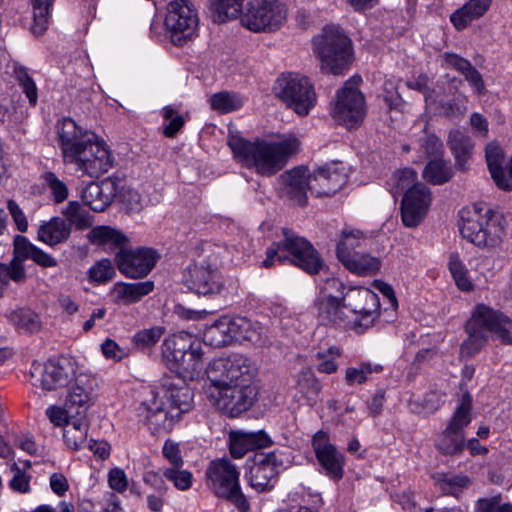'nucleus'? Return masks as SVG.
Listing matches in <instances>:
<instances>
[{"instance_id":"nucleus-35","label":"nucleus","mask_w":512,"mask_h":512,"mask_svg":"<svg viewBox=\"0 0 512 512\" xmlns=\"http://www.w3.org/2000/svg\"><path fill=\"white\" fill-rule=\"evenodd\" d=\"M233 326V318L226 316L220 317L204 331V343L215 348L231 344L235 341Z\"/></svg>"},{"instance_id":"nucleus-29","label":"nucleus","mask_w":512,"mask_h":512,"mask_svg":"<svg viewBox=\"0 0 512 512\" xmlns=\"http://www.w3.org/2000/svg\"><path fill=\"white\" fill-rule=\"evenodd\" d=\"M230 453L234 458L243 457L248 451L270 445L269 436L263 432L232 431L229 434Z\"/></svg>"},{"instance_id":"nucleus-25","label":"nucleus","mask_w":512,"mask_h":512,"mask_svg":"<svg viewBox=\"0 0 512 512\" xmlns=\"http://www.w3.org/2000/svg\"><path fill=\"white\" fill-rule=\"evenodd\" d=\"M347 174L335 165L320 167L310 173L309 191L315 196H332L347 183Z\"/></svg>"},{"instance_id":"nucleus-32","label":"nucleus","mask_w":512,"mask_h":512,"mask_svg":"<svg viewBox=\"0 0 512 512\" xmlns=\"http://www.w3.org/2000/svg\"><path fill=\"white\" fill-rule=\"evenodd\" d=\"M447 145L455 158L457 168L466 171L474 147L470 136L464 131L453 129L448 134Z\"/></svg>"},{"instance_id":"nucleus-39","label":"nucleus","mask_w":512,"mask_h":512,"mask_svg":"<svg viewBox=\"0 0 512 512\" xmlns=\"http://www.w3.org/2000/svg\"><path fill=\"white\" fill-rule=\"evenodd\" d=\"M344 267L358 276H371L381 268L379 258L369 254L353 253L351 256L339 260Z\"/></svg>"},{"instance_id":"nucleus-40","label":"nucleus","mask_w":512,"mask_h":512,"mask_svg":"<svg viewBox=\"0 0 512 512\" xmlns=\"http://www.w3.org/2000/svg\"><path fill=\"white\" fill-rule=\"evenodd\" d=\"M88 431V421L86 416L76 415L75 419H71L67 426L64 427L63 438L66 445L72 450H79L86 447Z\"/></svg>"},{"instance_id":"nucleus-64","label":"nucleus","mask_w":512,"mask_h":512,"mask_svg":"<svg viewBox=\"0 0 512 512\" xmlns=\"http://www.w3.org/2000/svg\"><path fill=\"white\" fill-rule=\"evenodd\" d=\"M476 512H512V505L502 503L500 497L482 498L476 504Z\"/></svg>"},{"instance_id":"nucleus-45","label":"nucleus","mask_w":512,"mask_h":512,"mask_svg":"<svg viewBox=\"0 0 512 512\" xmlns=\"http://www.w3.org/2000/svg\"><path fill=\"white\" fill-rule=\"evenodd\" d=\"M209 102L214 111L227 114L240 109L244 104V98L235 92L222 91L213 94Z\"/></svg>"},{"instance_id":"nucleus-14","label":"nucleus","mask_w":512,"mask_h":512,"mask_svg":"<svg viewBox=\"0 0 512 512\" xmlns=\"http://www.w3.org/2000/svg\"><path fill=\"white\" fill-rule=\"evenodd\" d=\"M379 291L382 295V299L373 290H362V302L357 303L354 309L349 310L350 319L347 321V327L349 329L361 334L372 327L379 316L382 301L383 304L387 305L384 308L385 312L390 308L392 311H396L398 301L394 290Z\"/></svg>"},{"instance_id":"nucleus-42","label":"nucleus","mask_w":512,"mask_h":512,"mask_svg":"<svg viewBox=\"0 0 512 512\" xmlns=\"http://www.w3.org/2000/svg\"><path fill=\"white\" fill-rule=\"evenodd\" d=\"M471 409L472 397L469 392H465L462 395L461 401L459 405L456 407L446 428L459 434H464V428H466L472 420Z\"/></svg>"},{"instance_id":"nucleus-50","label":"nucleus","mask_w":512,"mask_h":512,"mask_svg":"<svg viewBox=\"0 0 512 512\" xmlns=\"http://www.w3.org/2000/svg\"><path fill=\"white\" fill-rule=\"evenodd\" d=\"M162 474L163 477L173 483L174 487L178 490L186 491L192 486L193 475L188 470L183 469V466L164 468Z\"/></svg>"},{"instance_id":"nucleus-33","label":"nucleus","mask_w":512,"mask_h":512,"mask_svg":"<svg viewBox=\"0 0 512 512\" xmlns=\"http://www.w3.org/2000/svg\"><path fill=\"white\" fill-rule=\"evenodd\" d=\"M485 157L489 172L496 186L504 191H512V182L507 178L503 163L504 152L501 147L495 143H489L486 146Z\"/></svg>"},{"instance_id":"nucleus-18","label":"nucleus","mask_w":512,"mask_h":512,"mask_svg":"<svg viewBox=\"0 0 512 512\" xmlns=\"http://www.w3.org/2000/svg\"><path fill=\"white\" fill-rule=\"evenodd\" d=\"M360 81V77H352L336 96L333 118L348 128L358 125L365 116L364 96L357 88Z\"/></svg>"},{"instance_id":"nucleus-11","label":"nucleus","mask_w":512,"mask_h":512,"mask_svg":"<svg viewBox=\"0 0 512 512\" xmlns=\"http://www.w3.org/2000/svg\"><path fill=\"white\" fill-rule=\"evenodd\" d=\"M277 98L300 116H306L316 103V94L308 78L296 73L282 74L273 87Z\"/></svg>"},{"instance_id":"nucleus-59","label":"nucleus","mask_w":512,"mask_h":512,"mask_svg":"<svg viewBox=\"0 0 512 512\" xmlns=\"http://www.w3.org/2000/svg\"><path fill=\"white\" fill-rule=\"evenodd\" d=\"M116 197L129 212H137L142 209L141 195L133 188L122 187L120 190L117 189Z\"/></svg>"},{"instance_id":"nucleus-3","label":"nucleus","mask_w":512,"mask_h":512,"mask_svg":"<svg viewBox=\"0 0 512 512\" xmlns=\"http://www.w3.org/2000/svg\"><path fill=\"white\" fill-rule=\"evenodd\" d=\"M193 406V391L182 381L165 382L149 391V397L138 407L150 430L170 432L184 413Z\"/></svg>"},{"instance_id":"nucleus-8","label":"nucleus","mask_w":512,"mask_h":512,"mask_svg":"<svg viewBox=\"0 0 512 512\" xmlns=\"http://www.w3.org/2000/svg\"><path fill=\"white\" fill-rule=\"evenodd\" d=\"M417 173L411 168H404L394 175L392 190L401 193L407 189L401 203L402 222L406 227L418 226L423 220L431 203V194L423 183H414Z\"/></svg>"},{"instance_id":"nucleus-7","label":"nucleus","mask_w":512,"mask_h":512,"mask_svg":"<svg viewBox=\"0 0 512 512\" xmlns=\"http://www.w3.org/2000/svg\"><path fill=\"white\" fill-rule=\"evenodd\" d=\"M164 359L183 379H194L203 370L202 343L187 332L167 337L162 345Z\"/></svg>"},{"instance_id":"nucleus-30","label":"nucleus","mask_w":512,"mask_h":512,"mask_svg":"<svg viewBox=\"0 0 512 512\" xmlns=\"http://www.w3.org/2000/svg\"><path fill=\"white\" fill-rule=\"evenodd\" d=\"M445 63L461 73L474 91L483 95L486 93L485 83L480 72L471 64V62L455 53H444Z\"/></svg>"},{"instance_id":"nucleus-43","label":"nucleus","mask_w":512,"mask_h":512,"mask_svg":"<svg viewBox=\"0 0 512 512\" xmlns=\"http://www.w3.org/2000/svg\"><path fill=\"white\" fill-rule=\"evenodd\" d=\"M55 0H30L33 23L31 31L34 35H42L48 28L50 11Z\"/></svg>"},{"instance_id":"nucleus-47","label":"nucleus","mask_w":512,"mask_h":512,"mask_svg":"<svg viewBox=\"0 0 512 512\" xmlns=\"http://www.w3.org/2000/svg\"><path fill=\"white\" fill-rule=\"evenodd\" d=\"M366 240L365 234L356 229H344L341 232V239L336 247V255L338 260H342L355 253L353 250L360 247Z\"/></svg>"},{"instance_id":"nucleus-49","label":"nucleus","mask_w":512,"mask_h":512,"mask_svg":"<svg viewBox=\"0 0 512 512\" xmlns=\"http://www.w3.org/2000/svg\"><path fill=\"white\" fill-rule=\"evenodd\" d=\"M215 19L218 22H225L237 18L242 9L243 0H209Z\"/></svg>"},{"instance_id":"nucleus-6","label":"nucleus","mask_w":512,"mask_h":512,"mask_svg":"<svg viewBox=\"0 0 512 512\" xmlns=\"http://www.w3.org/2000/svg\"><path fill=\"white\" fill-rule=\"evenodd\" d=\"M313 50L323 72L343 75L353 61L351 39L337 25H327L313 38Z\"/></svg>"},{"instance_id":"nucleus-1","label":"nucleus","mask_w":512,"mask_h":512,"mask_svg":"<svg viewBox=\"0 0 512 512\" xmlns=\"http://www.w3.org/2000/svg\"><path fill=\"white\" fill-rule=\"evenodd\" d=\"M57 129L64 163L74 165L81 176L98 178L113 167L110 149L95 133L82 129L71 118L61 120Z\"/></svg>"},{"instance_id":"nucleus-2","label":"nucleus","mask_w":512,"mask_h":512,"mask_svg":"<svg viewBox=\"0 0 512 512\" xmlns=\"http://www.w3.org/2000/svg\"><path fill=\"white\" fill-rule=\"evenodd\" d=\"M228 145L238 161L264 177L277 174L300 150V141L295 136L279 140L257 138L255 141L232 136Z\"/></svg>"},{"instance_id":"nucleus-58","label":"nucleus","mask_w":512,"mask_h":512,"mask_svg":"<svg viewBox=\"0 0 512 512\" xmlns=\"http://www.w3.org/2000/svg\"><path fill=\"white\" fill-rule=\"evenodd\" d=\"M115 275V269L108 259H103L97 262L89 270V276L91 280L99 285L105 284L107 280L111 279Z\"/></svg>"},{"instance_id":"nucleus-52","label":"nucleus","mask_w":512,"mask_h":512,"mask_svg":"<svg viewBox=\"0 0 512 512\" xmlns=\"http://www.w3.org/2000/svg\"><path fill=\"white\" fill-rule=\"evenodd\" d=\"M14 75L32 106L37 104L38 91L34 80L23 66H15Z\"/></svg>"},{"instance_id":"nucleus-31","label":"nucleus","mask_w":512,"mask_h":512,"mask_svg":"<svg viewBox=\"0 0 512 512\" xmlns=\"http://www.w3.org/2000/svg\"><path fill=\"white\" fill-rule=\"evenodd\" d=\"M235 341H249L257 346L270 342L268 331L258 322H252L245 317L233 318Z\"/></svg>"},{"instance_id":"nucleus-15","label":"nucleus","mask_w":512,"mask_h":512,"mask_svg":"<svg viewBox=\"0 0 512 512\" xmlns=\"http://www.w3.org/2000/svg\"><path fill=\"white\" fill-rule=\"evenodd\" d=\"M283 236L278 241L282 252L281 260L289 261L310 275L324 269V260L311 242L286 228L283 229Z\"/></svg>"},{"instance_id":"nucleus-19","label":"nucleus","mask_w":512,"mask_h":512,"mask_svg":"<svg viewBox=\"0 0 512 512\" xmlns=\"http://www.w3.org/2000/svg\"><path fill=\"white\" fill-rule=\"evenodd\" d=\"M209 383L254 384L253 368L243 355H233L211 361L206 369Z\"/></svg>"},{"instance_id":"nucleus-62","label":"nucleus","mask_w":512,"mask_h":512,"mask_svg":"<svg viewBox=\"0 0 512 512\" xmlns=\"http://www.w3.org/2000/svg\"><path fill=\"white\" fill-rule=\"evenodd\" d=\"M46 416L56 426H67V423L71 421V419L76 418V414L74 410L65 408H61L59 406H51L46 410Z\"/></svg>"},{"instance_id":"nucleus-54","label":"nucleus","mask_w":512,"mask_h":512,"mask_svg":"<svg viewBox=\"0 0 512 512\" xmlns=\"http://www.w3.org/2000/svg\"><path fill=\"white\" fill-rule=\"evenodd\" d=\"M382 370L379 365L372 366L370 363H362L358 367H349L345 373V380L349 386L363 384L372 373H378Z\"/></svg>"},{"instance_id":"nucleus-10","label":"nucleus","mask_w":512,"mask_h":512,"mask_svg":"<svg viewBox=\"0 0 512 512\" xmlns=\"http://www.w3.org/2000/svg\"><path fill=\"white\" fill-rule=\"evenodd\" d=\"M287 6L281 0H251L241 13L240 23L248 30L273 32L286 22Z\"/></svg>"},{"instance_id":"nucleus-13","label":"nucleus","mask_w":512,"mask_h":512,"mask_svg":"<svg viewBox=\"0 0 512 512\" xmlns=\"http://www.w3.org/2000/svg\"><path fill=\"white\" fill-rule=\"evenodd\" d=\"M207 483L216 496L227 499L241 511L249 507L239 485V472L227 459L212 461L207 470Z\"/></svg>"},{"instance_id":"nucleus-48","label":"nucleus","mask_w":512,"mask_h":512,"mask_svg":"<svg viewBox=\"0 0 512 512\" xmlns=\"http://www.w3.org/2000/svg\"><path fill=\"white\" fill-rule=\"evenodd\" d=\"M63 215L70 228L74 226L78 230L89 228L93 222L90 213L77 201L69 202L63 210Z\"/></svg>"},{"instance_id":"nucleus-63","label":"nucleus","mask_w":512,"mask_h":512,"mask_svg":"<svg viewBox=\"0 0 512 512\" xmlns=\"http://www.w3.org/2000/svg\"><path fill=\"white\" fill-rule=\"evenodd\" d=\"M162 454L170 464L169 467L177 468L179 466H184V460L181 455L179 443L175 442L174 440L167 439L164 442Z\"/></svg>"},{"instance_id":"nucleus-21","label":"nucleus","mask_w":512,"mask_h":512,"mask_svg":"<svg viewBox=\"0 0 512 512\" xmlns=\"http://www.w3.org/2000/svg\"><path fill=\"white\" fill-rule=\"evenodd\" d=\"M222 290H194L193 298L197 301L196 307H186L177 304L174 313L184 320L199 321L228 305L224 299Z\"/></svg>"},{"instance_id":"nucleus-61","label":"nucleus","mask_w":512,"mask_h":512,"mask_svg":"<svg viewBox=\"0 0 512 512\" xmlns=\"http://www.w3.org/2000/svg\"><path fill=\"white\" fill-rule=\"evenodd\" d=\"M448 266L457 288H470L467 279V270L458 255L452 254L450 256Z\"/></svg>"},{"instance_id":"nucleus-36","label":"nucleus","mask_w":512,"mask_h":512,"mask_svg":"<svg viewBox=\"0 0 512 512\" xmlns=\"http://www.w3.org/2000/svg\"><path fill=\"white\" fill-rule=\"evenodd\" d=\"M183 283L187 288H199L201 286L221 288L224 286L222 276L217 270L197 265L189 266L184 271Z\"/></svg>"},{"instance_id":"nucleus-9","label":"nucleus","mask_w":512,"mask_h":512,"mask_svg":"<svg viewBox=\"0 0 512 512\" xmlns=\"http://www.w3.org/2000/svg\"><path fill=\"white\" fill-rule=\"evenodd\" d=\"M205 394L211 405L219 411L236 417L254 404L258 389L255 384L209 383L205 386Z\"/></svg>"},{"instance_id":"nucleus-22","label":"nucleus","mask_w":512,"mask_h":512,"mask_svg":"<svg viewBox=\"0 0 512 512\" xmlns=\"http://www.w3.org/2000/svg\"><path fill=\"white\" fill-rule=\"evenodd\" d=\"M312 447L325 475L334 481L341 480L344 475L345 457L330 442L328 434L318 431L313 437Z\"/></svg>"},{"instance_id":"nucleus-28","label":"nucleus","mask_w":512,"mask_h":512,"mask_svg":"<svg viewBox=\"0 0 512 512\" xmlns=\"http://www.w3.org/2000/svg\"><path fill=\"white\" fill-rule=\"evenodd\" d=\"M318 318L323 324H344L350 319L349 309L344 305V296L321 294L316 301Z\"/></svg>"},{"instance_id":"nucleus-56","label":"nucleus","mask_w":512,"mask_h":512,"mask_svg":"<svg viewBox=\"0 0 512 512\" xmlns=\"http://www.w3.org/2000/svg\"><path fill=\"white\" fill-rule=\"evenodd\" d=\"M164 328L154 326L143 329L134 334L132 341L138 348H148L154 346L162 337Z\"/></svg>"},{"instance_id":"nucleus-12","label":"nucleus","mask_w":512,"mask_h":512,"mask_svg":"<svg viewBox=\"0 0 512 512\" xmlns=\"http://www.w3.org/2000/svg\"><path fill=\"white\" fill-rule=\"evenodd\" d=\"M26 259H32L42 267L57 265L55 258L36 247L25 236L17 235L14 238V258L9 265L0 264V288L8 285L10 281L22 283L26 277L23 265Z\"/></svg>"},{"instance_id":"nucleus-5","label":"nucleus","mask_w":512,"mask_h":512,"mask_svg":"<svg viewBox=\"0 0 512 512\" xmlns=\"http://www.w3.org/2000/svg\"><path fill=\"white\" fill-rule=\"evenodd\" d=\"M511 327L512 320L508 316L484 304H478L465 325L468 338L461 346L462 355L472 357L485 345V331L494 333L501 343L512 345Z\"/></svg>"},{"instance_id":"nucleus-16","label":"nucleus","mask_w":512,"mask_h":512,"mask_svg":"<svg viewBox=\"0 0 512 512\" xmlns=\"http://www.w3.org/2000/svg\"><path fill=\"white\" fill-rule=\"evenodd\" d=\"M198 24V14L190 0L169 1L165 25L174 45L182 46L191 40L196 35Z\"/></svg>"},{"instance_id":"nucleus-46","label":"nucleus","mask_w":512,"mask_h":512,"mask_svg":"<svg viewBox=\"0 0 512 512\" xmlns=\"http://www.w3.org/2000/svg\"><path fill=\"white\" fill-rule=\"evenodd\" d=\"M465 447V434H459L448 428L442 431L436 441V448L444 455H458Z\"/></svg>"},{"instance_id":"nucleus-41","label":"nucleus","mask_w":512,"mask_h":512,"mask_svg":"<svg viewBox=\"0 0 512 512\" xmlns=\"http://www.w3.org/2000/svg\"><path fill=\"white\" fill-rule=\"evenodd\" d=\"M422 176L432 185H442L452 178L453 170L447 161L435 157L427 163Z\"/></svg>"},{"instance_id":"nucleus-20","label":"nucleus","mask_w":512,"mask_h":512,"mask_svg":"<svg viewBox=\"0 0 512 512\" xmlns=\"http://www.w3.org/2000/svg\"><path fill=\"white\" fill-rule=\"evenodd\" d=\"M159 257L158 252L149 247L120 248L115 252V262L119 271L132 279L146 277L155 267Z\"/></svg>"},{"instance_id":"nucleus-57","label":"nucleus","mask_w":512,"mask_h":512,"mask_svg":"<svg viewBox=\"0 0 512 512\" xmlns=\"http://www.w3.org/2000/svg\"><path fill=\"white\" fill-rule=\"evenodd\" d=\"M43 180L49 188L56 203H62L68 197V188L53 172L43 174Z\"/></svg>"},{"instance_id":"nucleus-27","label":"nucleus","mask_w":512,"mask_h":512,"mask_svg":"<svg viewBox=\"0 0 512 512\" xmlns=\"http://www.w3.org/2000/svg\"><path fill=\"white\" fill-rule=\"evenodd\" d=\"M117 185L114 181L104 180L101 183H89L81 193L82 201L95 212H103L116 197Z\"/></svg>"},{"instance_id":"nucleus-37","label":"nucleus","mask_w":512,"mask_h":512,"mask_svg":"<svg viewBox=\"0 0 512 512\" xmlns=\"http://www.w3.org/2000/svg\"><path fill=\"white\" fill-rule=\"evenodd\" d=\"M92 244L103 247L104 249L115 250L126 248L128 238L120 231L110 226L94 227L88 235Z\"/></svg>"},{"instance_id":"nucleus-51","label":"nucleus","mask_w":512,"mask_h":512,"mask_svg":"<svg viewBox=\"0 0 512 512\" xmlns=\"http://www.w3.org/2000/svg\"><path fill=\"white\" fill-rule=\"evenodd\" d=\"M440 489L450 495L457 496L464 489H467L471 481L466 475H441L438 479Z\"/></svg>"},{"instance_id":"nucleus-38","label":"nucleus","mask_w":512,"mask_h":512,"mask_svg":"<svg viewBox=\"0 0 512 512\" xmlns=\"http://www.w3.org/2000/svg\"><path fill=\"white\" fill-rule=\"evenodd\" d=\"M70 233V225L67 224L65 219L53 217L39 227L37 235L43 243L54 246L67 240Z\"/></svg>"},{"instance_id":"nucleus-4","label":"nucleus","mask_w":512,"mask_h":512,"mask_svg":"<svg viewBox=\"0 0 512 512\" xmlns=\"http://www.w3.org/2000/svg\"><path fill=\"white\" fill-rule=\"evenodd\" d=\"M459 229L464 239L481 249L497 247L505 235L502 215L481 203L460 211Z\"/></svg>"},{"instance_id":"nucleus-60","label":"nucleus","mask_w":512,"mask_h":512,"mask_svg":"<svg viewBox=\"0 0 512 512\" xmlns=\"http://www.w3.org/2000/svg\"><path fill=\"white\" fill-rule=\"evenodd\" d=\"M467 97L464 94H458L452 100L444 101L441 103L443 114L448 118L459 117L466 113Z\"/></svg>"},{"instance_id":"nucleus-17","label":"nucleus","mask_w":512,"mask_h":512,"mask_svg":"<svg viewBox=\"0 0 512 512\" xmlns=\"http://www.w3.org/2000/svg\"><path fill=\"white\" fill-rule=\"evenodd\" d=\"M78 365L71 358L49 360L44 364L33 365L30 372L31 383L44 391H53L68 386L76 375Z\"/></svg>"},{"instance_id":"nucleus-26","label":"nucleus","mask_w":512,"mask_h":512,"mask_svg":"<svg viewBox=\"0 0 512 512\" xmlns=\"http://www.w3.org/2000/svg\"><path fill=\"white\" fill-rule=\"evenodd\" d=\"M279 181L284 196L299 206L306 204L310 186V171L306 167L300 166L285 171L280 175Z\"/></svg>"},{"instance_id":"nucleus-23","label":"nucleus","mask_w":512,"mask_h":512,"mask_svg":"<svg viewBox=\"0 0 512 512\" xmlns=\"http://www.w3.org/2000/svg\"><path fill=\"white\" fill-rule=\"evenodd\" d=\"M282 466L283 461L275 452L257 455L248 475L250 486L258 492L271 490Z\"/></svg>"},{"instance_id":"nucleus-24","label":"nucleus","mask_w":512,"mask_h":512,"mask_svg":"<svg viewBox=\"0 0 512 512\" xmlns=\"http://www.w3.org/2000/svg\"><path fill=\"white\" fill-rule=\"evenodd\" d=\"M94 385V379L78 369L71 383L68 384L69 389L65 406L74 410L76 415L86 416L96 398Z\"/></svg>"},{"instance_id":"nucleus-53","label":"nucleus","mask_w":512,"mask_h":512,"mask_svg":"<svg viewBox=\"0 0 512 512\" xmlns=\"http://www.w3.org/2000/svg\"><path fill=\"white\" fill-rule=\"evenodd\" d=\"M297 389L309 402H313L319 394L320 385L315 379L313 373L307 370L302 371L299 374L297 379Z\"/></svg>"},{"instance_id":"nucleus-34","label":"nucleus","mask_w":512,"mask_h":512,"mask_svg":"<svg viewBox=\"0 0 512 512\" xmlns=\"http://www.w3.org/2000/svg\"><path fill=\"white\" fill-rule=\"evenodd\" d=\"M491 3L492 0H469L451 14L450 21L456 30L461 31L467 28L474 20L484 16Z\"/></svg>"},{"instance_id":"nucleus-55","label":"nucleus","mask_w":512,"mask_h":512,"mask_svg":"<svg viewBox=\"0 0 512 512\" xmlns=\"http://www.w3.org/2000/svg\"><path fill=\"white\" fill-rule=\"evenodd\" d=\"M162 116L164 118L163 134L166 137L173 138L184 126L185 120L171 106L163 108Z\"/></svg>"},{"instance_id":"nucleus-44","label":"nucleus","mask_w":512,"mask_h":512,"mask_svg":"<svg viewBox=\"0 0 512 512\" xmlns=\"http://www.w3.org/2000/svg\"><path fill=\"white\" fill-rule=\"evenodd\" d=\"M8 319L16 329L27 333L39 332L42 323L38 314L30 309L21 308L9 314Z\"/></svg>"}]
</instances>
